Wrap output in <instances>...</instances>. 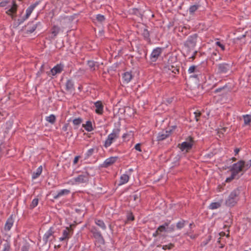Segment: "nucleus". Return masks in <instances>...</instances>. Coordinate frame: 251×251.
<instances>
[{
    "mask_svg": "<svg viewBox=\"0 0 251 251\" xmlns=\"http://www.w3.org/2000/svg\"><path fill=\"white\" fill-rule=\"evenodd\" d=\"M224 89V87H221V88H219L218 89H216L215 90V93H218V92H220L222 90H223Z\"/></svg>",
    "mask_w": 251,
    "mask_h": 251,
    "instance_id": "nucleus-61",
    "label": "nucleus"
},
{
    "mask_svg": "<svg viewBox=\"0 0 251 251\" xmlns=\"http://www.w3.org/2000/svg\"><path fill=\"white\" fill-rule=\"evenodd\" d=\"M51 34L53 35V38H55L60 31V28L57 26L54 25L51 29Z\"/></svg>",
    "mask_w": 251,
    "mask_h": 251,
    "instance_id": "nucleus-30",
    "label": "nucleus"
},
{
    "mask_svg": "<svg viewBox=\"0 0 251 251\" xmlns=\"http://www.w3.org/2000/svg\"><path fill=\"white\" fill-rule=\"evenodd\" d=\"M91 232L97 242L102 245L104 244V238L100 231L95 227L92 228Z\"/></svg>",
    "mask_w": 251,
    "mask_h": 251,
    "instance_id": "nucleus-10",
    "label": "nucleus"
},
{
    "mask_svg": "<svg viewBox=\"0 0 251 251\" xmlns=\"http://www.w3.org/2000/svg\"><path fill=\"white\" fill-rule=\"evenodd\" d=\"M72 180L77 184L86 183L88 181L89 174L88 173L86 172L83 174L78 176L76 177H74Z\"/></svg>",
    "mask_w": 251,
    "mask_h": 251,
    "instance_id": "nucleus-8",
    "label": "nucleus"
},
{
    "mask_svg": "<svg viewBox=\"0 0 251 251\" xmlns=\"http://www.w3.org/2000/svg\"><path fill=\"white\" fill-rule=\"evenodd\" d=\"M215 44L218 46V47H219L222 50H225V46L222 44L219 41H217L215 43Z\"/></svg>",
    "mask_w": 251,
    "mask_h": 251,
    "instance_id": "nucleus-48",
    "label": "nucleus"
},
{
    "mask_svg": "<svg viewBox=\"0 0 251 251\" xmlns=\"http://www.w3.org/2000/svg\"><path fill=\"white\" fill-rule=\"evenodd\" d=\"M63 65L60 64L55 66L50 71L52 75H55L60 73L63 70Z\"/></svg>",
    "mask_w": 251,
    "mask_h": 251,
    "instance_id": "nucleus-20",
    "label": "nucleus"
},
{
    "mask_svg": "<svg viewBox=\"0 0 251 251\" xmlns=\"http://www.w3.org/2000/svg\"><path fill=\"white\" fill-rule=\"evenodd\" d=\"M53 234V228L50 227L43 236V240L45 244H47L48 241L51 240V237L54 238Z\"/></svg>",
    "mask_w": 251,
    "mask_h": 251,
    "instance_id": "nucleus-15",
    "label": "nucleus"
},
{
    "mask_svg": "<svg viewBox=\"0 0 251 251\" xmlns=\"http://www.w3.org/2000/svg\"><path fill=\"white\" fill-rule=\"evenodd\" d=\"M193 138L191 137H189L188 141L183 142L180 145V149L182 151H188L191 149L193 146Z\"/></svg>",
    "mask_w": 251,
    "mask_h": 251,
    "instance_id": "nucleus-11",
    "label": "nucleus"
},
{
    "mask_svg": "<svg viewBox=\"0 0 251 251\" xmlns=\"http://www.w3.org/2000/svg\"><path fill=\"white\" fill-rule=\"evenodd\" d=\"M129 13L131 14L136 15L139 17H142L143 14L139 9L133 8L129 10Z\"/></svg>",
    "mask_w": 251,
    "mask_h": 251,
    "instance_id": "nucleus-28",
    "label": "nucleus"
},
{
    "mask_svg": "<svg viewBox=\"0 0 251 251\" xmlns=\"http://www.w3.org/2000/svg\"><path fill=\"white\" fill-rule=\"evenodd\" d=\"M95 224L101 228L103 230H105L106 228V226L104 222L101 220H96Z\"/></svg>",
    "mask_w": 251,
    "mask_h": 251,
    "instance_id": "nucleus-33",
    "label": "nucleus"
},
{
    "mask_svg": "<svg viewBox=\"0 0 251 251\" xmlns=\"http://www.w3.org/2000/svg\"><path fill=\"white\" fill-rule=\"evenodd\" d=\"M46 120L51 124H53L56 121V117L54 114H50V116L46 117Z\"/></svg>",
    "mask_w": 251,
    "mask_h": 251,
    "instance_id": "nucleus-32",
    "label": "nucleus"
},
{
    "mask_svg": "<svg viewBox=\"0 0 251 251\" xmlns=\"http://www.w3.org/2000/svg\"><path fill=\"white\" fill-rule=\"evenodd\" d=\"M232 65L230 64L222 63L217 65L218 73L220 74H227L230 72Z\"/></svg>",
    "mask_w": 251,
    "mask_h": 251,
    "instance_id": "nucleus-7",
    "label": "nucleus"
},
{
    "mask_svg": "<svg viewBox=\"0 0 251 251\" xmlns=\"http://www.w3.org/2000/svg\"><path fill=\"white\" fill-rule=\"evenodd\" d=\"M30 245L26 242H24L21 247L22 251H29Z\"/></svg>",
    "mask_w": 251,
    "mask_h": 251,
    "instance_id": "nucleus-38",
    "label": "nucleus"
},
{
    "mask_svg": "<svg viewBox=\"0 0 251 251\" xmlns=\"http://www.w3.org/2000/svg\"><path fill=\"white\" fill-rule=\"evenodd\" d=\"M186 221L184 220H180L176 223V228L178 229H181L184 227Z\"/></svg>",
    "mask_w": 251,
    "mask_h": 251,
    "instance_id": "nucleus-39",
    "label": "nucleus"
},
{
    "mask_svg": "<svg viewBox=\"0 0 251 251\" xmlns=\"http://www.w3.org/2000/svg\"><path fill=\"white\" fill-rule=\"evenodd\" d=\"M43 68H44V65H42L41 66V68H40V71H41V72H43Z\"/></svg>",
    "mask_w": 251,
    "mask_h": 251,
    "instance_id": "nucleus-63",
    "label": "nucleus"
},
{
    "mask_svg": "<svg viewBox=\"0 0 251 251\" xmlns=\"http://www.w3.org/2000/svg\"><path fill=\"white\" fill-rule=\"evenodd\" d=\"M173 245L172 244H170L169 245H164L163 246V249L166 250L167 249H171L173 248Z\"/></svg>",
    "mask_w": 251,
    "mask_h": 251,
    "instance_id": "nucleus-51",
    "label": "nucleus"
},
{
    "mask_svg": "<svg viewBox=\"0 0 251 251\" xmlns=\"http://www.w3.org/2000/svg\"><path fill=\"white\" fill-rule=\"evenodd\" d=\"M120 130V127L113 129L111 133L107 136L104 142L103 146L105 148L107 149L109 147L119 138Z\"/></svg>",
    "mask_w": 251,
    "mask_h": 251,
    "instance_id": "nucleus-1",
    "label": "nucleus"
},
{
    "mask_svg": "<svg viewBox=\"0 0 251 251\" xmlns=\"http://www.w3.org/2000/svg\"><path fill=\"white\" fill-rule=\"evenodd\" d=\"M73 234V230L71 227H66L62 231V236L59 238V241L60 242L64 241L67 243L69 239L71 238Z\"/></svg>",
    "mask_w": 251,
    "mask_h": 251,
    "instance_id": "nucleus-6",
    "label": "nucleus"
},
{
    "mask_svg": "<svg viewBox=\"0 0 251 251\" xmlns=\"http://www.w3.org/2000/svg\"><path fill=\"white\" fill-rule=\"evenodd\" d=\"M3 248L2 251H10V244L7 241H5L3 245Z\"/></svg>",
    "mask_w": 251,
    "mask_h": 251,
    "instance_id": "nucleus-40",
    "label": "nucleus"
},
{
    "mask_svg": "<svg viewBox=\"0 0 251 251\" xmlns=\"http://www.w3.org/2000/svg\"><path fill=\"white\" fill-rule=\"evenodd\" d=\"M10 1H2L0 2V7H6L7 5H8L9 3H10Z\"/></svg>",
    "mask_w": 251,
    "mask_h": 251,
    "instance_id": "nucleus-47",
    "label": "nucleus"
},
{
    "mask_svg": "<svg viewBox=\"0 0 251 251\" xmlns=\"http://www.w3.org/2000/svg\"><path fill=\"white\" fill-rule=\"evenodd\" d=\"M195 119L197 121H199V117L201 116V113L200 112H194Z\"/></svg>",
    "mask_w": 251,
    "mask_h": 251,
    "instance_id": "nucleus-52",
    "label": "nucleus"
},
{
    "mask_svg": "<svg viewBox=\"0 0 251 251\" xmlns=\"http://www.w3.org/2000/svg\"><path fill=\"white\" fill-rule=\"evenodd\" d=\"M18 5L14 0H12L5 7V13L10 16L13 20H15L16 17V14L17 10Z\"/></svg>",
    "mask_w": 251,
    "mask_h": 251,
    "instance_id": "nucleus-5",
    "label": "nucleus"
},
{
    "mask_svg": "<svg viewBox=\"0 0 251 251\" xmlns=\"http://www.w3.org/2000/svg\"><path fill=\"white\" fill-rule=\"evenodd\" d=\"M188 72L190 74L192 73H197V74L191 75L193 77H197L198 75L200 73V71L198 66L192 65L188 69Z\"/></svg>",
    "mask_w": 251,
    "mask_h": 251,
    "instance_id": "nucleus-19",
    "label": "nucleus"
},
{
    "mask_svg": "<svg viewBox=\"0 0 251 251\" xmlns=\"http://www.w3.org/2000/svg\"><path fill=\"white\" fill-rule=\"evenodd\" d=\"M134 149L139 151H142V150L141 148V144L140 143H137L134 146Z\"/></svg>",
    "mask_w": 251,
    "mask_h": 251,
    "instance_id": "nucleus-49",
    "label": "nucleus"
},
{
    "mask_svg": "<svg viewBox=\"0 0 251 251\" xmlns=\"http://www.w3.org/2000/svg\"><path fill=\"white\" fill-rule=\"evenodd\" d=\"M197 37L198 35L197 34H193L189 36L187 40L184 42V47L186 49L187 55H188L191 51L194 50L196 45Z\"/></svg>",
    "mask_w": 251,
    "mask_h": 251,
    "instance_id": "nucleus-3",
    "label": "nucleus"
},
{
    "mask_svg": "<svg viewBox=\"0 0 251 251\" xmlns=\"http://www.w3.org/2000/svg\"><path fill=\"white\" fill-rule=\"evenodd\" d=\"M199 6L198 5H193L190 6V7L189 8V13L190 14H193L195 12H196Z\"/></svg>",
    "mask_w": 251,
    "mask_h": 251,
    "instance_id": "nucleus-35",
    "label": "nucleus"
},
{
    "mask_svg": "<svg viewBox=\"0 0 251 251\" xmlns=\"http://www.w3.org/2000/svg\"><path fill=\"white\" fill-rule=\"evenodd\" d=\"M240 150L239 148H236L234 149V153H235V154L236 155L237 154H238L239 152L240 151Z\"/></svg>",
    "mask_w": 251,
    "mask_h": 251,
    "instance_id": "nucleus-59",
    "label": "nucleus"
},
{
    "mask_svg": "<svg viewBox=\"0 0 251 251\" xmlns=\"http://www.w3.org/2000/svg\"><path fill=\"white\" fill-rule=\"evenodd\" d=\"M131 197L133 198L134 201H136L137 199H138V195L137 194H135L131 196Z\"/></svg>",
    "mask_w": 251,
    "mask_h": 251,
    "instance_id": "nucleus-60",
    "label": "nucleus"
},
{
    "mask_svg": "<svg viewBox=\"0 0 251 251\" xmlns=\"http://www.w3.org/2000/svg\"><path fill=\"white\" fill-rule=\"evenodd\" d=\"M42 24L40 22L36 23L30 22L27 24L26 33H32L38 27H41Z\"/></svg>",
    "mask_w": 251,
    "mask_h": 251,
    "instance_id": "nucleus-12",
    "label": "nucleus"
},
{
    "mask_svg": "<svg viewBox=\"0 0 251 251\" xmlns=\"http://www.w3.org/2000/svg\"><path fill=\"white\" fill-rule=\"evenodd\" d=\"M169 222H165L163 225H162V226H164L165 228H168L169 225Z\"/></svg>",
    "mask_w": 251,
    "mask_h": 251,
    "instance_id": "nucleus-58",
    "label": "nucleus"
},
{
    "mask_svg": "<svg viewBox=\"0 0 251 251\" xmlns=\"http://www.w3.org/2000/svg\"><path fill=\"white\" fill-rule=\"evenodd\" d=\"M237 175H235V174L233 173H231V176L228 177H227L226 179V182H230L231 181H232L234 178H235L236 176Z\"/></svg>",
    "mask_w": 251,
    "mask_h": 251,
    "instance_id": "nucleus-43",
    "label": "nucleus"
},
{
    "mask_svg": "<svg viewBox=\"0 0 251 251\" xmlns=\"http://www.w3.org/2000/svg\"><path fill=\"white\" fill-rule=\"evenodd\" d=\"M70 193V191L68 189H62L60 191H59L57 192V194L56 195H54L53 196V199H57L58 198L63 196V195H67L69 194Z\"/></svg>",
    "mask_w": 251,
    "mask_h": 251,
    "instance_id": "nucleus-21",
    "label": "nucleus"
},
{
    "mask_svg": "<svg viewBox=\"0 0 251 251\" xmlns=\"http://www.w3.org/2000/svg\"><path fill=\"white\" fill-rule=\"evenodd\" d=\"M157 229L160 234L162 232L167 231L168 228H165L164 226L161 225L157 228Z\"/></svg>",
    "mask_w": 251,
    "mask_h": 251,
    "instance_id": "nucleus-45",
    "label": "nucleus"
},
{
    "mask_svg": "<svg viewBox=\"0 0 251 251\" xmlns=\"http://www.w3.org/2000/svg\"><path fill=\"white\" fill-rule=\"evenodd\" d=\"M197 53V51H196V50L194 51L193 54L189 58L193 59H195V56H196Z\"/></svg>",
    "mask_w": 251,
    "mask_h": 251,
    "instance_id": "nucleus-55",
    "label": "nucleus"
},
{
    "mask_svg": "<svg viewBox=\"0 0 251 251\" xmlns=\"http://www.w3.org/2000/svg\"><path fill=\"white\" fill-rule=\"evenodd\" d=\"M127 218L128 221H133L134 219V216L131 213L128 214Z\"/></svg>",
    "mask_w": 251,
    "mask_h": 251,
    "instance_id": "nucleus-50",
    "label": "nucleus"
},
{
    "mask_svg": "<svg viewBox=\"0 0 251 251\" xmlns=\"http://www.w3.org/2000/svg\"><path fill=\"white\" fill-rule=\"evenodd\" d=\"M87 65L89 67V69L92 71H94L96 70V68H99V65L97 62H95L92 60H88L87 61Z\"/></svg>",
    "mask_w": 251,
    "mask_h": 251,
    "instance_id": "nucleus-24",
    "label": "nucleus"
},
{
    "mask_svg": "<svg viewBox=\"0 0 251 251\" xmlns=\"http://www.w3.org/2000/svg\"><path fill=\"white\" fill-rule=\"evenodd\" d=\"M133 136V133L132 131H130L128 132L125 133L123 134L122 136V138L123 139L125 140L126 138H128V140H129Z\"/></svg>",
    "mask_w": 251,
    "mask_h": 251,
    "instance_id": "nucleus-37",
    "label": "nucleus"
},
{
    "mask_svg": "<svg viewBox=\"0 0 251 251\" xmlns=\"http://www.w3.org/2000/svg\"><path fill=\"white\" fill-rule=\"evenodd\" d=\"M82 122V119L80 118H76L74 119L73 121V123L74 125L75 126H78Z\"/></svg>",
    "mask_w": 251,
    "mask_h": 251,
    "instance_id": "nucleus-44",
    "label": "nucleus"
},
{
    "mask_svg": "<svg viewBox=\"0 0 251 251\" xmlns=\"http://www.w3.org/2000/svg\"><path fill=\"white\" fill-rule=\"evenodd\" d=\"M62 129L65 131H66L67 129V125H64L62 127Z\"/></svg>",
    "mask_w": 251,
    "mask_h": 251,
    "instance_id": "nucleus-62",
    "label": "nucleus"
},
{
    "mask_svg": "<svg viewBox=\"0 0 251 251\" xmlns=\"http://www.w3.org/2000/svg\"><path fill=\"white\" fill-rule=\"evenodd\" d=\"M163 51V48L161 47H156L154 49L150 55V59L152 62H155L158 59Z\"/></svg>",
    "mask_w": 251,
    "mask_h": 251,
    "instance_id": "nucleus-9",
    "label": "nucleus"
},
{
    "mask_svg": "<svg viewBox=\"0 0 251 251\" xmlns=\"http://www.w3.org/2000/svg\"><path fill=\"white\" fill-rule=\"evenodd\" d=\"M185 235L189 236L191 239H194L196 237L195 235H190L188 232L185 233Z\"/></svg>",
    "mask_w": 251,
    "mask_h": 251,
    "instance_id": "nucleus-53",
    "label": "nucleus"
},
{
    "mask_svg": "<svg viewBox=\"0 0 251 251\" xmlns=\"http://www.w3.org/2000/svg\"><path fill=\"white\" fill-rule=\"evenodd\" d=\"M244 124L245 125H249L251 123V115H246L243 116Z\"/></svg>",
    "mask_w": 251,
    "mask_h": 251,
    "instance_id": "nucleus-34",
    "label": "nucleus"
},
{
    "mask_svg": "<svg viewBox=\"0 0 251 251\" xmlns=\"http://www.w3.org/2000/svg\"><path fill=\"white\" fill-rule=\"evenodd\" d=\"M36 5H37L36 3L33 4L31 5L30 6H29L26 9L25 15L22 19L18 20V23H19V25L23 23L25 20H26V19H27L28 18V17L30 15V14H31V13L32 12L33 10L35 8Z\"/></svg>",
    "mask_w": 251,
    "mask_h": 251,
    "instance_id": "nucleus-14",
    "label": "nucleus"
},
{
    "mask_svg": "<svg viewBox=\"0 0 251 251\" xmlns=\"http://www.w3.org/2000/svg\"><path fill=\"white\" fill-rule=\"evenodd\" d=\"M245 161L240 160L230 166V171L237 175L239 173L245 170Z\"/></svg>",
    "mask_w": 251,
    "mask_h": 251,
    "instance_id": "nucleus-4",
    "label": "nucleus"
},
{
    "mask_svg": "<svg viewBox=\"0 0 251 251\" xmlns=\"http://www.w3.org/2000/svg\"><path fill=\"white\" fill-rule=\"evenodd\" d=\"M142 35L144 37V39L148 42H151L150 34V32L147 28H144L142 33Z\"/></svg>",
    "mask_w": 251,
    "mask_h": 251,
    "instance_id": "nucleus-26",
    "label": "nucleus"
},
{
    "mask_svg": "<svg viewBox=\"0 0 251 251\" xmlns=\"http://www.w3.org/2000/svg\"><path fill=\"white\" fill-rule=\"evenodd\" d=\"M14 219L13 215H11L7 219L4 225V229L6 231H9L13 226Z\"/></svg>",
    "mask_w": 251,
    "mask_h": 251,
    "instance_id": "nucleus-17",
    "label": "nucleus"
},
{
    "mask_svg": "<svg viewBox=\"0 0 251 251\" xmlns=\"http://www.w3.org/2000/svg\"><path fill=\"white\" fill-rule=\"evenodd\" d=\"M240 190L238 188L233 190L226 201V204L228 207L234 206L239 200Z\"/></svg>",
    "mask_w": 251,
    "mask_h": 251,
    "instance_id": "nucleus-2",
    "label": "nucleus"
},
{
    "mask_svg": "<svg viewBox=\"0 0 251 251\" xmlns=\"http://www.w3.org/2000/svg\"><path fill=\"white\" fill-rule=\"evenodd\" d=\"M96 107L95 112L99 115H102L103 112V105L100 101H97L94 103Z\"/></svg>",
    "mask_w": 251,
    "mask_h": 251,
    "instance_id": "nucleus-18",
    "label": "nucleus"
},
{
    "mask_svg": "<svg viewBox=\"0 0 251 251\" xmlns=\"http://www.w3.org/2000/svg\"><path fill=\"white\" fill-rule=\"evenodd\" d=\"M66 89L70 92L75 91L74 83L72 80H68L66 83Z\"/></svg>",
    "mask_w": 251,
    "mask_h": 251,
    "instance_id": "nucleus-22",
    "label": "nucleus"
},
{
    "mask_svg": "<svg viewBox=\"0 0 251 251\" xmlns=\"http://www.w3.org/2000/svg\"><path fill=\"white\" fill-rule=\"evenodd\" d=\"M222 201L212 202L210 204L208 207L209 209L214 210L221 207Z\"/></svg>",
    "mask_w": 251,
    "mask_h": 251,
    "instance_id": "nucleus-29",
    "label": "nucleus"
},
{
    "mask_svg": "<svg viewBox=\"0 0 251 251\" xmlns=\"http://www.w3.org/2000/svg\"><path fill=\"white\" fill-rule=\"evenodd\" d=\"M43 170L42 166H40L36 170L35 172H34L32 176V178L33 179H35L38 177L41 174Z\"/></svg>",
    "mask_w": 251,
    "mask_h": 251,
    "instance_id": "nucleus-27",
    "label": "nucleus"
},
{
    "mask_svg": "<svg viewBox=\"0 0 251 251\" xmlns=\"http://www.w3.org/2000/svg\"><path fill=\"white\" fill-rule=\"evenodd\" d=\"M172 129L163 130L158 133L157 140L162 141L168 138L172 133Z\"/></svg>",
    "mask_w": 251,
    "mask_h": 251,
    "instance_id": "nucleus-13",
    "label": "nucleus"
},
{
    "mask_svg": "<svg viewBox=\"0 0 251 251\" xmlns=\"http://www.w3.org/2000/svg\"><path fill=\"white\" fill-rule=\"evenodd\" d=\"M118 158V156H111L106 159L101 164L100 166L102 168H107L109 166L113 164Z\"/></svg>",
    "mask_w": 251,
    "mask_h": 251,
    "instance_id": "nucleus-16",
    "label": "nucleus"
},
{
    "mask_svg": "<svg viewBox=\"0 0 251 251\" xmlns=\"http://www.w3.org/2000/svg\"><path fill=\"white\" fill-rule=\"evenodd\" d=\"M79 158V156H76L74 159V161H73V163L74 164H75L76 163H77V162H78V160Z\"/></svg>",
    "mask_w": 251,
    "mask_h": 251,
    "instance_id": "nucleus-54",
    "label": "nucleus"
},
{
    "mask_svg": "<svg viewBox=\"0 0 251 251\" xmlns=\"http://www.w3.org/2000/svg\"><path fill=\"white\" fill-rule=\"evenodd\" d=\"M39 202V199L38 198H35L32 201L30 205V207L31 209H33L36 206H37Z\"/></svg>",
    "mask_w": 251,
    "mask_h": 251,
    "instance_id": "nucleus-41",
    "label": "nucleus"
},
{
    "mask_svg": "<svg viewBox=\"0 0 251 251\" xmlns=\"http://www.w3.org/2000/svg\"><path fill=\"white\" fill-rule=\"evenodd\" d=\"M82 88V87L81 85H80L79 86H78V89L79 90V91H81V89Z\"/></svg>",
    "mask_w": 251,
    "mask_h": 251,
    "instance_id": "nucleus-64",
    "label": "nucleus"
},
{
    "mask_svg": "<svg viewBox=\"0 0 251 251\" xmlns=\"http://www.w3.org/2000/svg\"><path fill=\"white\" fill-rule=\"evenodd\" d=\"M123 78L126 83H129L132 78V75L130 72H126L123 74Z\"/></svg>",
    "mask_w": 251,
    "mask_h": 251,
    "instance_id": "nucleus-23",
    "label": "nucleus"
},
{
    "mask_svg": "<svg viewBox=\"0 0 251 251\" xmlns=\"http://www.w3.org/2000/svg\"><path fill=\"white\" fill-rule=\"evenodd\" d=\"M251 167V159L249 160L247 163H245V170L244 172H246L247 170H248Z\"/></svg>",
    "mask_w": 251,
    "mask_h": 251,
    "instance_id": "nucleus-46",
    "label": "nucleus"
},
{
    "mask_svg": "<svg viewBox=\"0 0 251 251\" xmlns=\"http://www.w3.org/2000/svg\"><path fill=\"white\" fill-rule=\"evenodd\" d=\"M83 126L85 129L88 132H91L94 130L92 126V123L90 121H86L85 125Z\"/></svg>",
    "mask_w": 251,
    "mask_h": 251,
    "instance_id": "nucleus-31",
    "label": "nucleus"
},
{
    "mask_svg": "<svg viewBox=\"0 0 251 251\" xmlns=\"http://www.w3.org/2000/svg\"><path fill=\"white\" fill-rule=\"evenodd\" d=\"M129 178V176L127 174H123L120 177V182H119V185H122L124 184H126V183H127L128 181Z\"/></svg>",
    "mask_w": 251,
    "mask_h": 251,
    "instance_id": "nucleus-25",
    "label": "nucleus"
},
{
    "mask_svg": "<svg viewBox=\"0 0 251 251\" xmlns=\"http://www.w3.org/2000/svg\"><path fill=\"white\" fill-rule=\"evenodd\" d=\"M159 234H160V233H159L158 230H157V229H156V230L152 234V236L153 237H156Z\"/></svg>",
    "mask_w": 251,
    "mask_h": 251,
    "instance_id": "nucleus-57",
    "label": "nucleus"
},
{
    "mask_svg": "<svg viewBox=\"0 0 251 251\" xmlns=\"http://www.w3.org/2000/svg\"><path fill=\"white\" fill-rule=\"evenodd\" d=\"M96 19L97 20L100 22V23L104 22L105 18L104 15L101 14H98L96 15Z\"/></svg>",
    "mask_w": 251,
    "mask_h": 251,
    "instance_id": "nucleus-42",
    "label": "nucleus"
},
{
    "mask_svg": "<svg viewBox=\"0 0 251 251\" xmlns=\"http://www.w3.org/2000/svg\"><path fill=\"white\" fill-rule=\"evenodd\" d=\"M167 231H172L174 230V225H172L171 226L168 227Z\"/></svg>",
    "mask_w": 251,
    "mask_h": 251,
    "instance_id": "nucleus-56",
    "label": "nucleus"
},
{
    "mask_svg": "<svg viewBox=\"0 0 251 251\" xmlns=\"http://www.w3.org/2000/svg\"><path fill=\"white\" fill-rule=\"evenodd\" d=\"M95 150V147L89 149L85 153V158L87 159L90 156H91L94 153Z\"/></svg>",
    "mask_w": 251,
    "mask_h": 251,
    "instance_id": "nucleus-36",
    "label": "nucleus"
}]
</instances>
